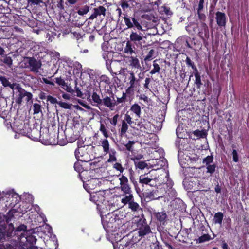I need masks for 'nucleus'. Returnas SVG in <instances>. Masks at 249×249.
Wrapping results in <instances>:
<instances>
[{"instance_id":"4468645a","label":"nucleus","mask_w":249,"mask_h":249,"mask_svg":"<svg viewBox=\"0 0 249 249\" xmlns=\"http://www.w3.org/2000/svg\"><path fill=\"white\" fill-rule=\"evenodd\" d=\"M138 4L136 0H122L120 1V5L123 10L125 11L127 9H129L130 10L134 9Z\"/></svg>"},{"instance_id":"9b49d317","label":"nucleus","mask_w":249,"mask_h":249,"mask_svg":"<svg viewBox=\"0 0 249 249\" xmlns=\"http://www.w3.org/2000/svg\"><path fill=\"white\" fill-rule=\"evenodd\" d=\"M139 182L143 187H145V189L147 188L148 186L150 187L156 184L154 178L150 175V172L141 175L139 177Z\"/></svg>"},{"instance_id":"2f4dec72","label":"nucleus","mask_w":249,"mask_h":249,"mask_svg":"<svg viewBox=\"0 0 249 249\" xmlns=\"http://www.w3.org/2000/svg\"><path fill=\"white\" fill-rule=\"evenodd\" d=\"M128 125L127 123L125 121H123L122 123L121 128L120 131V134L121 136H124L126 135V133L128 130Z\"/></svg>"},{"instance_id":"603ef678","label":"nucleus","mask_w":249,"mask_h":249,"mask_svg":"<svg viewBox=\"0 0 249 249\" xmlns=\"http://www.w3.org/2000/svg\"><path fill=\"white\" fill-rule=\"evenodd\" d=\"M113 168L116 170L120 171L121 173H123L124 170V168L123 167L122 164L118 162H116L113 165Z\"/></svg>"},{"instance_id":"338daca9","label":"nucleus","mask_w":249,"mask_h":249,"mask_svg":"<svg viewBox=\"0 0 249 249\" xmlns=\"http://www.w3.org/2000/svg\"><path fill=\"white\" fill-rule=\"evenodd\" d=\"M74 154H75V158H76V159L77 160H79V158L81 157H82L83 155L81 154V153H80V149L79 148H76L75 150V152H74Z\"/></svg>"},{"instance_id":"ddd939ff","label":"nucleus","mask_w":249,"mask_h":249,"mask_svg":"<svg viewBox=\"0 0 249 249\" xmlns=\"http://www.w3.org/2000/svg\"><path fill=\"white\" fill-rule=\"evenodd\" d=\"M101 95L102 102L101 105H103L111 109H112V108L117 105L116 101H115L113 96V99H111V97L106 95V92L101 93Z\"/></svg>"},{"instance_id":"49530a36","label":"nucleus","mask_w":249,"mask_h":249,"mask_svg":"<svg viewBox=\"0 0 249 249\" xmlns=\"http://www.w3.org/2000/svg\"><path fill=\"white\" fill-rule=\"evenodd\" d=\"M213 156H207L203 159V162L205 163L206 165H208L213 162Z\"/></svg>"},{"instance_id":"7c9ffc66","label":"nucleus","mask_w":249,"mask_h":249,"mask_svg":"<svg viewBox=\"0 0 249 249\" xmlns=\"http://www.w3.org/2000/svg\"><path fill=\"white\" fill-rule=\"evenodd\" d=\"M128 205L129 208L131 209L132 211L135 212L140 211L142 212V210L140 207L139 205L137 202H134V200L130 202Z\"/></svg>"},{"instance_id":"6e6d98bb","label":"nucleus","mask_w":249,"mask_h":249,"mask_svg":"<svg viewBox=\"0 0 249 249\" xmlns=\"http://www.w3.org/2000/svg\"><path fill=\"white\" fill-rule=\"evenodd\" d=\"M119 116L118 114H117L115 115L112 119H110V123L113 126L116 125Z\"/></svg>"},{"instance_id":"a211bd4d","label":"nucleus","mask_w":249,"mask_h":249,"mask_svg":"<svg viewBox=\"0 0 249 249\" xmlns=\"http://www.w3.org/2000/svg\"><path fill=\"white\" fill-rule=\"evenodd\" d=\"M94 12L88 18L89 19L93 20L96 18L98 16L103 15L104 16L106 15V9L103 6H99L97 8H95L93 9Z\"/></svg>"},{"instance_id":"4d7b16f0","label":"nucleus","mask_w":249,"mask_h":249,"mask_svg":"<svg viewBox=\"0 0 249 249\" xmlns=\"http://www.w3.org/2000/svg\"><path fill=\"white\" fill-rule=\"evenodd\" d=\"M55 82L59 86H61L62 87L65 86L66 84L65 81L61 77H57L55 78Z\"/></svg>"},{"instance_id":"774afa93","label":"nucleus","mask_w":249,"mask_h":249,"mask_svg":"<svg viewBox=\"0 0 249 249\" xmlns=\"http://www.w3.org/2000/svg\"><path fill=\"white\" fill-rule=\"evenodd\" d=\"M154 245L153 249H164L163 248L162 246L160 245L158 241H156L154 244Z\"/></svg>"},{"instance_id":"e2e57ef3","label":"nucleus","mask_w":249,"mask_h":249,"mask_svg":"<svg viewBox=\"0 0 249 249\" xmlns=\"http://www.w3.org/2000/svg\"><path fill=\"white\" fill-rule=\"evenodd\" d=\"M26 226L24 224H21L16 228V231H26Z\"/></svg>"},{"instance_id":"864d4df0","label":"nucleus","mask_w":249,"mask_h":249,"mask_svg":"<svg viewBox=\"0 0 249 249\" xmlns=\"http://www.w3.org/2000/svg\"><path fill=\"white\" fill-rule=\"evenodd\" d=\"M233 161L235 162H238L239 160V156L237 151L235 149L232 151Z\"/></svg>"},{"instance_id":"c9c22d12","label":"nucleus","mask_w":249,"mask_h":249,"mask_svg":"<svg viewBox=\"0 0 249 249\" xmlns=\"http://www.w3.org/2000/svg\"><path fill=\"white\" fill-rule=\"evenodd\" d=\"M56 33L53 31H48L46 35V38L48 42H51L56 36Z\"/></svg>"},{"instance_id":"f8f14e48","label":"nucleus","mask_w":249,"mask_h":249,"mask_svg":"<svg viewBox=\"0 0 249 249\" xmlns=\"http://www.w3.org/2000/svg\"><path fill=\"white\" fill-rule=\"evenodd\" d=\"M119 179L120 185L119 188L123 192L124 194L127 195L132 193L131 188L129 184L127 178L124 175H122Z\"/></svg>"},{"instance_id":"0eeeda50","label":"nucleus","mask_w":249,"mask_h":249,"mask_svg":"<svg viewBox=\"0 0 249 249\" xmlns=\"http://www.w3.org/2000/svg\"><path fill=\"white\" fill-rule=\"evenodd\" d=\"M26 59V68L29 69L30 71L34 73H38L42 66L41 62L34 57H28Z\"/></svg>"},{"instance_id":"79ce46f5","label":"nucleus","mask_w":249,"mask_h":249,"mask_svg":"<svg viewBox=\"0 0 249 249\" xmlns=\"http://www.w3.org/2000/svg\"><path fill=\"white\" fill-rule=\"evenodd\" d=\"M135 143L134 141H128V142L124 144V146L127 150L128 151L132 152L134 150L133 145Z\"/></svg>"},{"instance_id":"3c124183","label":"nucleus","mask_w":249,"mask_h":249,"mask_svg":"<svg viewBox=\"0 0 249 249\" xmlns=\"http://www.w3.org/2000/svg\"><path fill=\"white\" fill-rule=\"evenodd\" d=\"M58 104L60 106V107L65 108V109H71V105L68 104L66 102H59Z\"/></svg>"},{"instance_id":"69168bd1","label":"nucleus","mask_w":249,"mask_h":249,"mask_svg":"<svg viewBox=\"0 0 249 249\" xmlns=\"http://www.w3.org/2000/svg\"><path fill=\"white\" fill-rule=\"evenodd\" d=\"M163 11L164 13L167 15H171L172 14V12L171 11L169 7L167 6H163Z\"/></svg>"},{"instance_id":"b1692460","label":"nucleus","mask_w":249,"mask_h":249,"mask_svg":"<svg viewBox=\"0 0 249 249\" xmlns=\"http://www.w3.org/2000/svg\"><path fill=\"white\" fill-rule=\"evenodd\" d=\"M223 217L224 214L222 212L216 213L213 217V222L214 224H221Z\"/></svg>"},{"instance_id":"393cba45","label":"nucleus","mask_w":249,"mask_h":249,"mask_svg":"<svg viewBox=\"0 0 249 249\" xmlns=\"http://www.w3.org/2000/svg\"><path fill=\"white\" fill-rule=\"evenodd\" d=\"M92 100L93 102L96 104V106H98L101 105L102 102V98H101L100 95L97 93L94 90L91 95Z\"/></svg>"},{"instance_id":"c03bdc74","label":"nucleus","mask_w":249,"mask_h":249,"mask_svg":"<svg viewBox=\"0 0 249 249\" xmlns=\"http://www.w3.org/2000/svg\"><path fill=\"white\" fill-rule=\"evenodd\" d=\"M74 168L75 171L79 173L83 171V168L82 165L78 161H77L74 163Z\"/></svg>"},{"instance_id":"f257e3e1","label":"nucleus","mask_w":249,"mask_h":249,"mask_svg":"<svg viewBox=\"0 0 249 249\" xmlns=\"http://www.w3.org/2000/svg\"><path fill=\"white\" fill-rule=\"evenodd\" d=\"M117 221H119L118 216L113 213H108L105 218H102V225L107 232H114L118 228V223Z\"/></svg>"},{"instance_id":"4c0bfd02","label":"nucleus","mask_w":249,"mask_h":249,"mask_svg":"<svg viewBox=\"0 0 249 249\" xmlns=\"http://www.w3.org/2000/svg\"><path fill=\"white\" fill-rule=\"evenodd\" d=\"M99 79L100 83L103 82L106 84H107L108 85H110L111 84L110 78L106 75H102L100 77Z\"/></svg>"},{"instance_id":"09e8293b","label":"nucleus","mask_w":249,"mask_h":249,"mask_svg":"<svg viewBox=\"0 0 249 249\" xmlns=\"http://www.w3.org/2000/svg\"><path fill=\"white\" fill-rule=\"evenodd\" d=\"M185 62L187 67H190L192 68V69L196 67L194 62L192 61L188 56L186 57Z\"/></svg>"},{"instance_id":"052dcab7","label":"nucleus","mask_w":249,"mask_h":249,"mask_svg":"<svg viewBox=\"0 0 249 249\" xmlns=\"http://www.w3.org/2000/svg\"><path fill=\"white\" fill-rule=\"evenodd\" d=\"M110 53V52L108 51H104L102 53V57L103 59L105 60H110L108 55Z\"/></svg>"},{"instance_id":"cd10ccee","label":"nucleus","mask_w":249,"mask_h":249,"mask_svg":"<svg viewBox=\"0 0 249 249\" xmlns=\"http://www.w3.org/2000/svg\"><path fill=\"white\" fill-rule=\"evenodd\" d=\"M130 110L134 112L137 117H140V115L141 114V108L138 104H133L131 107Z\"/></svg>"},{"instance_id":"473e14b6","label":"nucleus","mask_w":249,"mask_h":249,"mask_svg":"<svg viewBox=\"0 0 249 249\" xmlns=\"http://www.w3.org/2000/svg\"><path fill=\"white\" fill-rule=\"evenodd\" d=\"M14 229V225L11 223L8 224V227L4 228V231L6 232V236L7 237H10L12 236V234Z\"/></svg>"},{"instance_id":"412c9836","label":"nucleus","mask_w":249,"mask_h":249,"mask_svg":"<svg viewBox=\"0 0 249 249\" xmlns=\"http://www.w3.org/2000/svg\"><path fill=\"white\" fill-rule=\"evenodd\" d=\"M133 44L130 42L129 41H127L126 43V46L124 49V52L128 54L132 55L133 53L135 54V52L134 50V48H135Z\"/></svg>"},{"instance_id":"a18cd8bd","label":"nucleus","mask_w":249,"mask_h":249,"mask_svg":"<svg viewBox=\"0 0 249 249\" xmlns=\"http://www.w3.org/2000/svg\"><path fill=\"white\" fill-rule=\"evenodd\" d=\"M216 167V166L214 164H212V165L211 164L208 165L207 167V172L211 174H213L215 172Z\"/></svg>"},{"instance_id":"a878e982","label":"nucleus","mask_w":249,"mask_h":249,"mask_svg":"<svg viewBox=\"0 0 249 249\" xmlns=\"http://www.w3.org/2000/svg\"><path fill=\"white\" fill-rule=\"evenodd\" d=\"M125 196L121 200V202L124 205L129 204V203L134 200V197L132 193L125 195Z\"/></svg>"},{"instance_id":"20e7f679","label":"nucleus","mask_w":249,"mask_h":249,"mask_svg":"<svg viewBox=\"0 0 249 249\" xmlns=\"http://www.w3.org/2000/svg\"><path fill=\"white\" fill-rule=\"evenodd\" d=\"M123 19L125 25L127 26L128 29H133L132 30H143L142 22L139 18L135 16H129L127 15H125L123 18Z\"/></svg>"},{"instance_id":"f3484780","label":"nucleus","mask_w":249,"mask_h":249,"mask_svg":"<svg viewBox=\"0 0 249 249\" xmlns=\"http://www.w3.org/2000/svg\"><path fill=\"white\" fill-rule=\"evenodd\" d=\"M215 19L217 25L220 27H225L226 24V16L224 13L219 11L215 13Z\"/></svg>"},{"instance_id":"72a5a7b5","label":"nucleus","mask_w":249,"mask_h":249,"mask_svg":"<svg viewBox=\"0 0 249 249\" xmlns=\"http://www.w3.org/2000/svg\"><path fill=\"white\" fill-rule=\"evenodd\" d=\"M89 10V6L86 5L80 7L77 11V13L80 16H84V15L87 14Z\"/></svg>"},{"instance_id":"bf43d9fd","label":"nucleus","mask_w":249,"mask_h":249,"mask_svg":"<svg viewBox=\"0 0 249 249\" xmlns=\"http://www.w3.org/2000/svg\"><path fill=\"white\" fill-rule=\"evenodd\" d=\"M47 99L48 101H49L52 104H58V103L56 98H54L51 95L48 96Z\"/></svg>"},{"instance_id":"bb28decb","label":"nucleus","mask_w":249,"mask_h":249,"mask_svg":"<svg viewBox=\"0 0 249 249\" xmlns=\"http://www.w3.org/2000/svg\"><path fill=\"white\" fill-rule=\"evenodd\" d=\"M109 157L107 160V162L109 163H111L113 162L116 161L117 158L116 157V151L115 149H111L109 152Z\"/></svg>"},{"instance_id":"58836bf2","label":"nucleus","mask_w":249,"mask_h":249,"mask_svg":"<svg viewBox=\"0 0 249 249\" xmlns=\"http://www.w3.org/2000/svg\"><path fill=\"white\" fill-rule=\"evenodd\" d=\"M156 60H154L153 61V66L154 68L150 72V73L151 74H154L157 72H159L160 69L159 65L157 63H156Z\"/></svg>"},{"instance_id":"13d9d810","label":"nucleus","mask_w":249,"mask_h":249,"mask_svg":"<svg viewBox=\"0 0 249 249\" xmlns=\"http://www.w3.org/2000/svg\"><path fill=\"white\" fill-rule=\"evenodd\" d=\"M200 11H197V12L199 19L201 20V22H204L206 19V17L204 14L201 13Z\"/></svg>"},{"instance_id":"680f3d73","label":"nucleus","mask_w":249,"mask_h":249,"mask_svg":"<svg viewBox=\"0 0 249 249\" xmlns=\"http://www.w3.org/2000/svg\"><path fill=\"white\" fill-rule=\"evenodd\" d=\"M62 88L68 92L72 94L74 92L71 87L68 85L66 83L65 84V86L62 87Z\"/></svg>"},{"instance_id":"0e129e2a","label":"nucleus","mask_w":249,"mask_h":249,"mask_svg":"<svg viewBox=\"0 0 249 249\" xmlns=\"http://www.w3.org/2000/svg\"><path fill=\"white\" fill-rule=\"evenodd\" d=\"M111 60H109L106 61V65L107 69L110 72H113V71L111 68Z\"/></svg>"},{"instance_id":"2eb2a0df","label":"nucleus","mask_w":249,"mask_h":249,"mask_svg":"<svg viewBox=\"0 0 249 249\" xmlns=\"http://www.w3.org/2000/svg\"><path fill=\"white\" fill-rule=\"evenodd\" d=\"M104 194L105 193L103 191H99L91 195L90 200L98 205L99 203H103L105 200Z\"/></svg>"},{"instance_id":"4be33fe9","label":"nucleus","mask_w":249,"mask_h":249,"mask_svg":"<svg viewBox=\"0 0 249 249\" xmlns=\"http://www.w3.org/2000/svg\"><path fill=\"white\" fill-rule=\"evenodd\" d=\"M73 67V73L74 75L78 76V75L81 72L82 70V65L78 62H75L73 63L72 66H71Z\"/></svg>"},{"instance_id":"ea45409f","label":"nucleus","mask_w":249,"mask_h":249,"mask_svg":"<svg viewBox=\"0 0 249 249\" xmlns=\"http://www.w3.org/2000/svg\"><path fill=\"white\" fill-rule=\"evenodd\" d=\"M195 84L196 85V88L198 89H200L202 85V83L201 82V76L200 74L195 76Z\"/></svg>"},{"instance_id":"423d86ee","label":"nucleus","mask_w":249,"mask_h":249,"mask_svg":"<svg viewBox=\"0 0 249 249\" xmlns=\"http://www.w3.org/2000/svg\"><path fill=\"white\" fill-rule=\"evenodd\" d=\"M36 240L35 236L30 234L26 235V237L22 236L21 238V243L25 249H38L37 247L35 245Z\"/></svg>"},{"instance_id":"1a4fd4ad","label":"nucleus","mask_w":249,"mask_h":249,"mask_svg":"<svg viewBox=\"0 0 249 249\" xmlns=\"http://www.w3.org/2000/svg\"><path fill=\"white\" fill-rule=\"evenodd\" d=\"M197 36L204 43L209 38V30L207 25L204 22H200L197 25Z\"/></svg>"},{"instance_id":"9d476101","label":"nucleus","mask_w":249,"mask_h":249,"mask_svg":"<svg viewBox=\"0 0 249 249\" xmlns=\"http://www.w3.org/2000/svg\"><path fill=\"white\" fill-rule=\"evenodd\" d=\"M150 187L151 188V189L148 188L145 189L144 195L146 198H149L150 200H155L162 197V196L160 194L156 184Z\"/></svg>"},{"instance_id":"aec40b11","label":"nucleus","mask_w":249,"mask_h":249,"mask_svg":"<svg viewBox=\"0 0 249 249\" xmlns=\"http://www.w3.org/2000/svg\"><path fill=\"white\" fill-rule=\"evenodd\" d=\"M154 215L160 223L164 224L167 217V215L164 212L154 213Z\"/></svg>"},{"instance_id":"a19ab883","label":"nucleus","mask_w":249,"mask_h":249,"mask_svg":"<svg viewBox=\"0 0 249 249\" xmlns=\"http://www.w3.org/2000/svg\"><path fill=\"white\" fill-rule=\"evenodd\" d=\"M100 131L102 133L104 136L107 138L108 137V134L107 133V129L106 128L105 125L102 123L100 124Z\"/></svg>"},{"instance_id":"dca6fc26","label":"nucleus","mask_w":249,"mask_h":249,"mask_svg":"<svg viewBox=\"0 0 249 249\" xmlns=\"http://www.w3.org/2000/svg\"><path fill=\"white\" fill-rule=\"evenodd\" d=\"M200 230L202 231V235L199 237V238L196 240L197 243H202L209 241L213 239L207 233V230L204 226H201L200 228Z\"/></svg>"},{"instance_id":"f704fd0d","label":"nucleus","mask_w":249,"mask_h":249,"mask_svg":"<svg viewBox=\"0 0 249 249\" xmlns=\"http://www.w3.org/2000/svg\"><path fill=\"white\" fill-rule=\"evenodd\" d=\"M101 145L103 147L104 152L108 153L109 151V144L108 141L106 139L101 142Z\"/></svg>"},{"instance_id":"5fc2aeb1","label":"nucleus","mask_w":249,"mask_h":249,"mask_svg":"<svg viewBox=\"0 0 249 249\" xmlns=\"http://www.w3.org/2000/svg\"><path fill=\"white\" fill-rule=\"evenodd\" d=\"M124 121H125V122L127 123V124H128L130 125L133 123V121L132 120V118L127 113L125 114L124 120Z\"/></svg>"},{"instance_id":"e433bc0d","label":"nucleus","mask_w":249,"mask_h":249,"mask_svg":"<svg viewBox=\"0 0 249 249\" xmlns=\"http://www.w3.org/2000/svg\"><path fill=\"white\" fill-rule=\"evenodd\" d=\"M2 85L4 87H9L12 89L13 88L14 85L10 83L9 80L4 76H1L0 79Z\"/></svg>"},{"instance_id":"7ed1b4c3","label":"nucleus","mask_w":249,"mask_h":249,"mask_svg":"<svg viewBox=\"0 0 249 249\" xmlns=\"http://www.w3.org/2000/svg\"><path fill=\"white\" fill-rule=\"evenodd\" d=\"M136 229L138 231V235L141 238L144 237L145 236L152 232L150 226L147 224L144 215L142 213L141 216L136 222Z\"/></svg>"},{"instance_id":"c756f323","label":"nucleus","mask_w":249,"mask_h":249,"mask_svg":"<svg viewBox=\"0 0 249 249\" xmlns=\"http://www.w3.org/2000/svg\"><path fill=\"white\" fill-rule=\"evenodd\" d=\"M130 58L129 62L131 66L138 69L141 68L139 60L136 56H131Z\"/></svg>"},{"instance_id":"37998d69","label":"nucleus","mask_w":249,"mask_h":249,"mask_svg":"<svg viewBox=\"0 0 249 249\" xmlns=\"http://www.w3.org/2000/svg\"><path fill=\"white\" fill-rule=\"evenodd\" d=\"M34 114H38L41 112V106L38 103H35L33 105Z\"/></svg>"},{"instance_id":"6ab92c4d","label":"nucleus","mask_w":249,"mask_h":249,"mask_svg":"<svg viewBox=\"0 0 249 249\" xmlns=\"http://www.w3.org/2000/svg\"><path fill=\"white\" fill-rule=\"evenodd\" d=\"M131 160L134 161V163L136 169H139L140 170H142L148 166L145 161H140V159L136 157L131 158Z\"/></svg>"},{"instance_id":"c85d7f7f","label":"nucleus","mask_w":249,"mask_h":249,"mask_svg":"<svg viewBox=\"0 0 249 249\" xmlns=\"http://www.w3.org/2000/svg\"><path fill=\"white\" fill-rule=\"evenodd\" d=\"M0 60L9 67H10L12 65L13 61L11 57L10 56H8L7 55L3 54L0 56Z\"/></svg>"},{"instance_id":"de8ad7c7","label":"nucleus","mask_w":249,"mask_h":249,"mask_svg":"<svg viewBox=\"0 0 249 249\" xmlns=\"http://www.w3.org/2000/svg\"><path fill=\"white\" fill-rule=\"evenodd\" d=\"M126 94H128L126 92L125 93L124 92L121 97L117 98V100L116 101L117 105L120 103H124L126 99Z\"/></svg>"},{"instance_id":"39448f33","label":"nucleus","mask_w":249,"mask_h":249,"mask_svg":"<svg viewBox=\"0 0 249 249\" xmlns=\"http://www.w3.org/2000/svg\"><path fill=\"white\" fill-rule=\"evenodd\" d=\"M127 79L129 81L127 84L129 85V86L126 90L128 95H130L133 94L134 91L139 89V87L140 86V79H137L134 72L132 71H130L129 73Z\"/></svg>"},{"instance_id":"5701e85b","label":"nucleus","mask_w":249,"mask_h":249,"mask_svg":"<svg viewBox=\"0 0 249 249\" xmlns=\"http://www.w3.org/2000/svg\"><path fill=\"white\" fill-rule=\"evenodd\" d=\"M7 107V103L6 100L2 98H0V117L4 118L2 114L4 113L5 114V108Z\"/></svg>"},{"instance_id":"8fccbe9b","label":"nucleus","mask_w":249,"mask_h":249,"mask_svg":"<svg viewBox=\"0 0 249 249\" xmlns=\"http://www.w3.org/2000/svg\"><path fill=\"white\" fill-rule=\"evenodd\" d=\"M154 52H155V51L153 49L150 50L149 51V52H148L147 55L144 58V60L145 61H148L151 60L152 59L153 55L154 53Z\"/></svg>"},{"instance_id":"f03ea898","label":"nucleus","mask_w":249,"mask_h":249,"mask_svg":"<svg viewBox=\"0 0 249 249\" xmlns=\"http://www.w3.org/2000/svg\"><path fill=\"white\" fill-rule=\"evenodd\" d=\"M146 38L145 36L144 30H131L129 35V41L134 45L137 47H142L145 43V39Z\"/></svg>"},{"instance_id":"6e6552de","label":"nucleus","mask_w":249,"mask_h":249,"mask_svg":"<svg viewBox=\"0 0 249 249\" xmlns=\"http://www.w3.org/2000/svg\"><path fill=\"white\" fill-rule=\"evenodd\" d=\"M17 89L18 94L16 99V102L18 104H21L22 102L23 98H25V100L27 102L31 100L33 97V95L31 92H27L24 89L21 88L20 86H18Z\"/></svg>"}]
</instances>
